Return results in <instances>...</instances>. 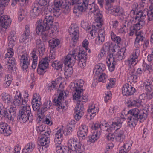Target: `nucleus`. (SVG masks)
Masks as SVG:
<instances>
[{
    "label": "nucleus",
    "mask_w": 153,
    "mask_h": 153,
    "mask_svg": "<svg viewBox=\"0 0 153 153\" xmlns=\"http://www.w3.org/2000/svg\"><path fill=\"white\" fill-rule=\"evenodd\" d=\"M139 116V121L140 122H143L147 118V111H146V113L143 111H140Z\"/></svg>",
    "instance_id": "nucleus-49"
},
{
    "label": "nucleus",
    "mask_w": 153,
    "mask_h": 153,
    "mask_svg": "<svg viewBox=\"0 0 153 153\" xmlns=\"http://www.w3.org/2000/svg\"><path fill=\"white\" fill-rule=\"evenodd\" d=\"M145 89L147 92H153V85L150 83H147L144 86Z\"/></svg>",
    "instance_id": "nucleus-60"
},
{
    "label": "nucleus",
    "mask_w": 153,
    "mask_h": 153,
    "mask_svg": "<svg viewBox=\"0 0 153 153\" xmlns=\"http://www.w3.org/2000/svg\"><path fill=\"white\" fill-rule=\"evenodd\" d=\"M41 98L39 94L35 93L33 95V98L32 101V105H41L42 104L41 102Z\"/></svg>",
    "instance_id": "nucleus-31"
},
{
    "label": "nucleus",
    "mask_w": 153,
    "mask_h": 153,
    "mask_svg": "<svg viewBox=\"0 0 153 153\" xmlns=\"http://www.w3.org/2000/svg\"><path fill=\"white\" fill-rule=\"evenodd\" d=\"M48 126H45V125H41L38 126L36 128V130L38 132L42 133H46L48 130H50V128H48Z\"/></svg>",
    "instance_id": "nucleus-44"
},
{
    "label": "nucleus",
    "mask_w": 153,
    "mask_h": 153,
    "mask_svg": "<svg viewBox=\"0 0 153 153\" xmlns=\"http://www.w3.org/2000/svg\"><path fill=\"white\" fill-rule=\"evenodd\" d=\"M16 39V37L15 36L14 33L12 34L8 37L9 41V46L10 47H13L14 46V43Z\"/></svg>",
    "instance_id": "nucleus-46"
},
{
    "label": "nucleus",
    "mask_w": 153,
    "mask_h": 153,
    "mask_svg": "<svg viewBox=\"0 0 153 153\" xmlns=\"http://www.w3.org/2000/svg\"><path fill=\"white\" fill-rule=\"evenodd\" d=\"M123 114H125V113L123 112V111L122 112L120 116V118H118L116 120L115 123H114L113 125L114 126H116L118 127V128H120L122 126V124L123 122L125 121V118L124 117V116Z\"/></svg>",
    "instance_id": "nucleus-35"
},
{
    "label": "nucleus",
    "mask_w": 153,
    "mask_h": 153,
    "mask_svg": "<svg viewBox=\"0 0 153 153\" xmlns=\"http://www.w3.org/2000/svg\"><path fill=\"white\" fill-rule=\"evenodd\" d=\"M0 22L2 27L7 28L11 24V19L7 15H3L0 17Z\"/></svg>",
    "instance_id": "nucleus-19"
},
{
    "label": "nucleus",
    "mask_w": 153,
    "mask_h": 153,
    "mask_svg": "<svg viewBox=\"0 0 153 153\" xmlns=\"http://www.w3.org/2000/svg\"><path fill=\"white\" fill-rule=\"evenodd\" d=\"M125 52L123 51V49H121L120 51L117 53L115 56L113 57L114 58V61H120L122 60L125 57Z\"/></svg>",
    "instance_id": "nucleus-36"
},
{
    "label": "nucleus",
    "mask_w": 153,
    "mask_h": 153,
    "mask_svg": "<svg viewBox=\"0 0 153 153\" xmlns=\"http://www.w3.org/2000/svg\"><path fill=\"white\" fill-rule=\"evenodd\" d=\"M78 51L77 49H75L67 55L64 60L65 65L68 67H72L74 65L77 59L76 56Z\"/></svg>",
    "instance_id": "nucleus-7"
},
{
    "label": "nucleus",
    "mask_w": 153,
    "mask_h": 153,
    "mask_svg": "<svg viewBox=\"0 0 153 153\" xmlns=\"http://www.w3.org/2000/svg\"><path fill=\"white\" fill-rule=\"evenodd\" d=\"M110 45L109 43L106 42L103 45L102 50L105 52L107 53L108 54L110 50Z\"/></svg>",
    "instance_id": "nucleus-63"
},
{
    "label": "nucleus",
    "mask_w": 153,
    "mask_h": 153,
    "mask_svg": "<svg viewBox=\"0 0 153 153\" xmlns=\"http://www.w3.org/2000/svg\"><path fill=\"white\" fill-rule=\"evenodd\" d=\"M105 69L106 66L103 64L99 63L95 66V68L93 70V73H95V75L97 77L99 76L98 79L99 82H106L107 76L105 73H102Z\"/></svg>",
    "instance_id": "nucleus-6"
},
{
    "label": "nucleus",
    "mask_w": 153,
    "mask_h": 153,
    "mask_svg": "<svg viewBox=\"0 0 153 153\" xmlns=\"http://www.w3.org/2000/svg\"><path fill=\"white\" fill-rule=\"evenodd\" d=\"M37 2L39 5L45 6L47 5L51 0H36Z\"/></svg>",
    "instance_id": "nucleus-62"
},
{
    "label": "nucleus",
    "mask_w": 153,
    "mask_h": 153,
    "mask_svg": "<svg viewBox=\"0 0 153 153\" xmlns=\"http://www.w3.org/2000/svg\"><path fill=\"white\" fill-rule=\"evenodd\" d=\"M26 2V0H12L11 5L13 6H15L17 3H18L21 6L24 5Z\"/></svg>",
    "instance_id": "nucleus-54"
},
{
    "label": "nucleus",
    "mask_w": 153,
    "mask_h": 153,
    "mask_svg": "<svg viewBox=\"0 0 153 153\" xmlns=\"http://www.w3.org/2000/svg\"><path fill=\"white\" fill-rule=\"evenodd\" d=\"M79 28L76 25L71 24L69 29V33L72 40L74 42H76L78 39Z\"/></svg>",
    "instance_id": "nucleus-10"
},
{
    "label": "nucleus",
    "mask_w": 153,
    "mask_h": 153,
    "mask_svg": "<svg viewBox=\"0 0 153 153\" xmlns=\"http://www.w3.org/2000/svg\"><path fill=\"white\" fill-rule=\"evenodd\" d=\"M115 136V139L117 141L119 142H122L125 138L124 131H120L116 134Z\"/></svg>",
    "instance_id": "nucleus-43"
},
{
    "label": "nucleus",
    "mask_w": 153,
    "mask_h": 153,
    "mask_svg": "<svg viewBox=\"0 0 153 153\" xmlns=\"http://www.w3.org/2000/svg\"><path fill=\"white\" fill-rule=\"evenodd\" d=\"M84 85V81L82 79H80L78 81L71 84L70 88L74 92L73 98L75 99H79L82 94Z\"/></svg>",
    "instance_id": "nucleus-3"
},
{
    "label": "nucleus",
    "mask_w": 153,
    "mask_h": 153,
    "mask_svg": "<svg viewBox=\"0 0 153 153\" xmlns=\"http://www.w3.org/2000/svg\"><path fill=\"white\" fill-rule=\"evenodd\" d=\"M46 132V133L41 134V135L39 137L40 140H39V145L45 146L44 148L45 151L49 145L51 130H48Z\"/></svg>",
    "instance_id": "nucleus-8"
},
{
    "label": "nucleus",
    "mask_w": 153,
    "mask_h": 153,
    "mask_svg": "<svg viewBox=\"0 0 153 153\" xmlns=\"http://www.w3.org/2000/svg\"><path fill=\"white\" fill-rule=\"evenodd\" d=\"M74 148L75 149L72 150V151H76L77 153H83L84 152L83 146L80 142L76 143Z\"/></svg>",
    "instance_id": "nucleus-39"
},
{
    "label": "nucleus",
    "mask_w": 153,
    "mask_h": 153,
    "mask_svg": "<svg viewBox=\"0 0 153 153\" xmlns=\"http://www.w3.org/2000/svg\"><path fill=\"white\" fill-rule=\"evenodd\" d=\"M76 140L73 138H71L68 141V147L69 149H70L71 150L75 149L74 147L76 144Z\"/></svg>",
    "instance_id": "nucleus-42"
},
{
    "label": "nucleus",
    "mask_w": 153,
    "mask_h": 153,
    "mask_svg": "<svg viewBox=\"0 0 153 153\" xmlns=\"http://www.w3.org/2000/svg\"><path fill=\"white\" fill-rule=\"evenodd\" d=\"M112 56H111L110 55V58H107V60L106 61V63L109 70L111 72L113 71L114 70L116 63V61H114V58H112Z\"/></svg>",
    "instance_id": "nucleus-28"
},
{
    "label": "nucleus",
    "mask_w": 153,
    "mask_h": 153,
    "mask_svg": "<svg viewBox=\"0 0 153 153\" xmlns=\"http://www.w3.org/2000/svg\"><path fill=\"white\" fill-rule=\"evenodd\" d=\"M57 84L56 80L55 81H52L50 84H49L48 86V90H49L50 91H51L52 90L56 89Z\"/></svg>",
    "instance_id": "nucleus-55"
},
{
    "label": "nucleus",
    "mask_w": 153,
    "mask_h": 153,
    "mask_svg": "<svg viewBox=\"0 0 153 153\" xmlns=\"http://www.w3.org/2000/svg\"><path fill=\"white\" fill-rule=\"evenodd\" d=\"M11 127L6 123L0 122V133L4 134L5 136H8L11 134Z\"/></svg>",
    "instance_id": "nucleus-14"
},
{
    "label": "nucleus",
    "mask_w": 153,
    "mask_h": 153,
    "mask_svg": "<svg viewBox=\"0 0 153 153\" xmlns=\"http://www.w3.org/2000/svg\"><path fill=\"white\" fill-rule=\"evenodd\" d=\"M48 60L47 58H43L39 62L38 65V68L37 69L38 72L39 71H42L40 74H44L46 71V70L48 67Z\"/></svg>",
    "instance_id": "nucleus-13"
},
{
    "label": "nucleus",
    "mask_w": 153,
    "mask_h": 153,
    "mask_svg": "<svg viewBox=\"0 0 153 153\" xmlns=\"http://www.w3.org/2000/svg\"><path fill=\"white\" fill-rule=\"evenodd\" d=\"M98 36L96 39L95 43L98 45L102 44L105 39V34L104 31L103 30H100L98 33Z\"/></svg>",
    "instance_id": "nucleus-23"
},
{
    "label": "nucleus",
    "mask_w": 153,
    "mask_h": 153,
    "mask_svg": "<svg viewBox=\"0 0 153 153\" xmlns=\"http://www.w3.org/2000/svg\"><path fill=\"white\" fill-rule=\"evenodd\" d=\"M60 41L58 39H53L49 44V46L50 47V49L56 50V48L59 45Z\"/></svg>",
    "instance_id": "nucleus-40"
},
{
    "label": "nucleus",
    "mask_w": 153,
    "mask_h": 153,
    "mask_svg": "<svg viewBox=\"0 0 153 153\" xmlns=\"http://www.w3.org/2000/svg\"><path fill=\"white\" fill-rule=\"evenodd\" d=\"M53 21V18L51 14L46 13L45 16L43 23L44 26L46 25V29H50V28H53L52 25Z\"/></svg>",
    "instance_id": "nucleus-16"
},
{
    "label": "nucleus",
    "mask_w": 153,
    "mask_h": 153,
    "mask_svg": "<svg viewBox=\"0 0 153 153\" xmlns=\"http://www.w3.org/2000/svg\"><path fill=\"white\" fill-rule=\"evenodd\" d=\"M42 12V9L38 4L34 3L32 6L30 12V16L33 18H36L41 14Z\"/></svg>",
    "instance_id": "nucleus-12"
},
{
    "label": "nucleus",
    "mask_w": 153,
    "mask_h": 153,
    "mask_svg": "<svg viewBox=\"0 0 153 153\" xmlns=\"http://www.w3.org/2000/svg\"><path fill=\"white\" fill-rule=\"evenodd\" d=\"M21 95L20 93H19V95L16 94L14 97L13 103H12V104H13L15 105H19L21 104L23 105H27V101L25 100H23L21 98Z\"/></svg>",
    "instance_id": "nucleus-26"
},
{
    "label": "nucleus",
    "mask_w": 153,
    "mask_h": 153,
    "mask_svg": "<svg viewBox=\"0 0 153 153\" xmlns=\"http://www.w3.org/2000/svg\"><path fill=\"white\" fill-rule=\"evenodd\" d=\"M13 49L10 48L7 51V53L5 54L6 58H8V68L9 70H13L16 67L15 60L14 58L12 57L13 52Z\"/></svg>",
    "instance_id": "nucleus-9"
},
{
    "label": "nucleus",
    "mask_w": 153,
    "mask_h": 153,
    "mask_svg": "<svg viewBox=\"0 0 153 153\" xmlns=\"http://www.w3.org/2000/svg\"><path fill=\"white\" fill-rule=\"evenodd\" d=\"M88 133L79 130L77 132V135L79 140H82L85 139V137L87 135Z\"/></svg>",
    "instance_id": "nucleus-48"
},
{
    "label": "nucleus",
    "mask_w": 153,
    "mask_h": 153,
    "mask_svg": "<svg viewBox=\"0 0 153 153\" xmlns=\"http://www.w3.org/2000/svg\"><path fill=\"white\" fill-rule=\"evenodd\" d=\"M115 122H113L111 125L109 126V128L105 129V130L108 132H111L113 131L114 130L116 131L118 129H119L120 128H118V127L117 126H115L113 125L114 123Z\"/></svg>",
    "instance_id": "nucleus-56"
},
{
    "label": "nucleus",
    "mask_w": 153,
    "mask_h": 153,
    "mask_svg": "<svg viewBox=\"0 0 153 153\" xmlns=\"http://www.w3.org/2000/svg\"><path fill=\"white\" fill-rule=\"evenodd\" d=\"M26 109H30V106H26L25 109L24 106L20 107L19 110L17 120L21 123H25L28 120L29 122H32L33 119V116L31 114V111Z\"/></svg>",
    "instance_id": "nucleus-1"
},
{
    "label": "nucleus",
    "mask_w": 153,
    "mask_h": 153,
    "mask_svg": "<svg viewBox=\"0 0 153 153\" xmlns=\"http://www.w3.org/2000/svg\"><path fill=\"white\" fill-rule=\"evenodd\" d=\"M111 13L115 16H121L123 18L128 17L129 14L125 12L123 9L120 7H116L111 10Z\"/></svg>",
    "instance_id": "nucleus-11"
},
{
    "label": "nucleus",
    "mask_w": 153,
    "mask_h": 153,
    "mask_svg": "<svg viewBox=\"0 0 153 153\" xmlns=\"http://www.w3.org/2000/svg\"><path fill=\"white\" fill-rule=\"evenodd\" d=\"M140 112V111L137 108L129 110L127 111V121L128 125L130 127H135L138 121H139L138 116Z\"/></svg>",
    "instance_id": "nucleus-2"
},
{
    "label": "nucleus",
    "mask_w": 153,
    "mask_h": 153,
    "mask_svg": "<svg viewBox=\"0 0 153 153\" xmlns=\"http://www.w3.org/2000/svg\"><path fill=\"white\" fill-rule=\"evenodd\" d=\"M49 29H46V25L44 26V23L42 22V20L38 21L36 22V33L39 34L40 33L44 32Z\"/></svg>",
    "instance_id": "nucleus-24"
},
{
    "label": "nucleus",
    "mask_w": 153,
    "mask_h": 153,
    "mask_svg": "<svg viewBox=\"0 0 153 153\" xmlns=\"http://www.w3.org/2000/svg\"><path fill=\"white\" fill-rule=\"evenodd\" d=\"M99 132L97 131L91 134L88 137V141H89L91 143L95 142L99 138Z\"/></svg>",
    "instance_id": "nucleus-34"
},
{
    "label": "nucleus",
    "mask_w": 153,
    "mask_h": 153,
    "mask_svg": "<svg viewBox=\"0 0 153 153\" xmlns=\"http://www.w3.org/2000/svg\"><path fill=\"white\" fill-rule=\"evenodd\" d=\"M77 9L83 12L85 11L87 9H88V7L82 2V4H80L78 6Z\"/></svg>",
    "instance_id": "nucleus-58"
},
{
    "label": "nucleus",
    "mask_w": 153,
    "mask_h": 153,
    "mask_svg": "<svg viewBox=\"0 0 153 153\" xmlns=\"http://www.w3.org/2000/svg\"><path fill=\"white\" fill-rule=\"evenodd\" d=\"M88 9H89L91 12L94 13V15H95L96 18L95 21L99 23V24H96V26L98 28H100L103 21L102 12L99 9L97 6L96 5L94 2L88 5Z\"/></svg>",
    "instance_id": "nucleus-4"
},
{
    "label": "nucleus",
    "mask_w": 153,
    "mask_h": 153,
    "mask_svg": "<svg viewBox=\"0 0 153 153\" xmlns=\"http://www.w3.org/2000/svg\"><path fill=\"white\" fill-rule=\"evenodd\" d=\"M78 51V53H77V56L78 60H85L87 57V54L86 52L83 51H79L77 49Z\"/></svg>",
    "instance_id": "nucleus-38"
},
{
    "label": "nucleus",
    "mask_w": 153,
    "mask_h": 153,
    "mask_svg": "<svg viewBox=\"0 0 153 153\" xmlns=\"http://www.w3.org/2000/svg\"><path fill=\"white\" fill-rule=\"evenodd\" d=\"M33 110L37 112L39 114H42L47 111V107L45 106H31Z\"/></svg>",
    "instance_id": "nucleus-32"
},
{
    "label": "nucleus",
    "mask_w": 153,
    "mask_h": 153,
    "mask_svg": "<svg viewBox=\"0 0 153 153\" xmlns=\"http://www.w3.org/2000/svg\"><path fill=\"white\" fill-rule=\"evenodd\" d=\"M140 53V50L138 49H135L132 54V56L128 59V62L131 65L135 64Z\"/></svg>",
    "instance_id": "nucleus-18"
},
{
    "label": "nucleus",
    "mask_w": 153,
    "mask_h": 153,
    "mask_svg": "<svg viewBox=\"0 0 153 153\" xmlns=\"http://www.w3.org/2000/svg\"><path fill=\"white\" fill-rule=\"evenodd\" d=\"M128 105H143L146 104V100L143 99H140V97L137 99L131 100L128 101Z\"/></svg>",
    "instance_id": "nucleus-27"
},
{
    "label": "nucleus",
    "mask_w": 153,
    "mask_h": 153,
    "mask_svg": "<svg viewBox=\"0 0 153 153\" xmlns=\"http://www.w3.org/2000/svg\"><path fill=\"white\" fill-rule=\"evenodd\" d=\"M99 110V108L97 106H89L87 110L88 112L91 114H90V116L94 117L96 114L98 113Z\"/></svg>",
    "instance_id": "nucleus-33"
},
{
    "label": "nucleus",
    "mask_w": 153,
    "mask_h": 153,
    "mask_svg": "<svg viewBox=\"0 0 153 153\" xmlns=\"http://www.w3.org/2000/svg\"><path fill=\"white\" fill-rule=\"evenodd\" d=\"M63 1L62 0H56L54 1V8L55 9H60V7L65 8L67 9L68 11H69V6L66 4L65 5L63 4Z\"/></svg>",
    "instance_id": "nucleus-29"
},
{
    "label": "nucleus",
    "mask_w": 153,
    "mask_h": 153,
    "mask_svg": "<svg viewBox=\"0 0 153 153\" xmlns=\"http://www.w3.org/2000/svg\"><path fill=\"white\" fill-rule=\"evenodd\" d=\"M36 47L37 49L40 56H42L45 51V48L44 43L40 39L36 41Z\"/></svg>",
    "instance_id": "nucleus-21"
},
{
    "label": "nucleus",
    "mask_w": 153,
    "mask_h": 153,
    "mask_svg": "<svg viewBox=\"0 0 153 153\" xmlns=\"http://www.w3.org/2000/svg\"><path fill=\"white\" fill-rule=\"evenodd\" d=\"M4 117H5L9 119L8 114L5 110H2L1 109L0 111V118H1Z\"/></svg>",
    "instance_id": "nucleus-64"
},
{
    "label": "nucleus",
    "mask_w": 153,
    "mask_h": 153,
    "mask_svg": "<svg viewBox=\"0 0 153 153\" xmlns=\"http://www.w3.org/2000/svg\"><path fill=\"white\" fill-rule=\"evenodd\" d=\"M72 129V126H71L67 125L65 129L64 133L66 135H69L71 134Z\"/></svg>",
    "instance_id": "nucleus-57"
},
{
    "label": "nucleus",
    "mask_w": 153,
    "mask_h": 153,
    "mask_svg": "<svg viewBox=\"0 0 153 153\" xmlns=\"http://www.w3.org/2000/svg\"><path fill=\"white\" fill-rule=\"evenodd\" d=\"M132 143L131 140H128L125 142L123 146L129 151L131 148Z\"/></svg>",
    "instance_id": "nucleus-51"
},
{
    "label": "nucleus",
    "mask_w": 153,
    "mask_h": 153,
    "mask_svg": "<svg viewBox=\"0 0 153 153\" xmlns=\"http://www.w3.org/2000/svg\"><path fill=\"white\" fill-rule=\"evenodd\" d=\"M143 22H138V23L134 24L131 27H132L133 30H135L137 31H140L139 30L141 29Z\"/></svg>",
    "instance_id": "nucleus-52"
},
{
    "label": "nucleus",
    "mask_w": 153,
    "mask_h": 153,
    "mask_svg": "<svg viewBox=\"0 0 153 153\" xmlns=\"http://www.w3.org/2000/svg\"><path fill=\"white\" fill-rule=\"evenodd\" d=\"M64 94L63 92L62 91L60 92L56 99H56H55L54 100L55 104H53V105H60L62 104V100L63 99L64 97L63 96Z\"/></svg>",
    "instance_id": "nucleus-41"
},
{
    "label": "nucleus",
    "mask_w": 153,
    "mask_h": 153,
    "mask_svg": "<svg viewBox=\"0 0 153 153\" xmlns=\"http://www.w3.org/2000/svg\"><path fill=\"white\" fill-rule=\"evenodd\" d=\"M128 80L131 83V82H136L137 81V77L136 75L134 74H128Z\"/></svg>",
    "instance_id": "nucleus-50"
},
{
    "label": "nucleus",
    "mask_w": 153,
    "mask_h": 153,
    "mask_svg": "<svg viewBox=\"0 0 153 153\" xmlns=\"http://www.w3.org/2000/svg\"><path fill=\"white\" fill-rule=\"evenodd\" d=\"M137 37L135 39L134 46L137 48H140L143 45V50L145 51L149 46V41L145 37L144 33H138L137 34Z\"/></svg>",
    "instance_id": "nucleus-5"
},
{
    "label": "nucleus",
    "mask_w": 153,
    "mask_h": 153,
    "mask_svg": "<svg viewBox=\"0 0 153 153\" xmlns=\"http://www.w3.org/2000/svg\"><path fill=\"white\" fill-rule=\"evenodd\" d=\"M52 66L55 69L58 70L62 68V64L60 61H55L52 63Z\"/></svg>",
    "instance_id": "nucleus-47"
},
{
    "label": "nucleus",
    "mask_w": 153,
    "mask_h": 153,
    "mask_svg": "<svg viewBox=\"0 0 153 153\" xmlns=\"http://www.w3.org/2000/svg\"><path fill=\"white\" fill-rule=\"evenodd\" d=\"M64 133L62 129H59L56 132L54 139L55 144H60L63 140V134Z\"/></svg>",
    "instance_id": "nucleus-25"
},
{
    "label": "nucleus",
    "mask_w": 153,
    "mask_h": 153,
    "mask_svg": "<svg viewBox=\"0 0 153 153\" xmlns=\"http://www.w3.org/2000/svg\"><path fill=\"white\" fill-rule=\"evenodd\" d=\"M115 79H110L109 82L108 84L107 85L106 88L108 89H110L112 88L115 85Z\"/></svg>",
    "instance_id": "nucleus-61"
},
{
    "label": "nucleus",
    "mask_w": 153,
    "mask_h": 153,
    "mask_svg": "<svg viewBox=\"0 0 153 153\" xmlns=\"http://www.w3.org/2000/svg\"><path fill=\"white\" fill-rule=\"evenodd\" d=\"M110 35L111 39L113 41L118 44L120 43L121 39L120 37L117 36L112 31L111 32Z\"/></svg>",
    "instance_id": "nucleus-45"
},
{
    "label": "nucleus",
    "mask_w": 153,
    "mask_h": 153,
    "mask_svg": "<svg viewBox=\"0 0 153 153\" xmlns=\"http://www.w3.org/2000/svg\"><path fill=\"white\" fill-rule=\"evenodd\" d=\"M147 15V9L139 11L137 12L135 19L138 22H143V21L146 18Z\"/></svg>",
    "instance_id": "nucleus-20"
},
{
    "label": "nucleus",
    "mask_w": 153,
    "mask_h": 153,
    "mask_svg": "<svg viewBox=\"0 0 153 153\" xmlns=\"http://www.w3.org/2000/svg\"><path fill=\"white\" fill-rule=\"evenodd\" d=\"M135 91V89L128 84H126L123 87L122 92L124 95H130L133 94Z\"/></svg>",
    "instance_id": "nucleus-17"
},
{
    "label": "nucleus",
    "mask_w": 153,
    "mask_h": 153,
    "mask_svg": "<svg viewBox=\"0 0 153 153\" xmlns=\"http://www.w3.org/2000/svg\"><path fill=\"white\" fill-rule=\"evenodd\" d=\"M74 117L75 119L79 120L84 114L85 108L83 106H76L75 108Z\"/></svg>",
    "instance_id": "nucleus-15"
},
{
    "label": "nucleus",
    "mask_w": 153,
    "mask_h": 153,
    "mask_svg": "<svg viewBox=\"0 0 153 153\" xmlns=\"http://www.w3.org/2000/svg\"><path fill=\"white\" fill-rule=\"evenodd\" d=\"M35 147L34 144L31 142L27 143L23 148L22 153H30Z\"/></svg>",
    "instance_id": "nucleus-30"
},
{
    "label": "nucleus",
    "mask_w": 153,
    "mask_h": 153,
    "mask_svg": "<svg viewBox=\"0 0 153 153\" xmlns=\"http://www.w3.org/2000/svg\"><path fill=\"white\" fill-rule=\"evenodd\" d=\"M68 68L66 69L64 74L66 78L70 77L72 74L73 71L72 67H68Z\"/></svg>",
    "instance_id": "nucleus-53"
},
{
    "label": "nucleus",
    "mask_w": 153,
    "mask_h": 153,
    "mask_svg": "<svg viewBox=\"0 0 153 153\" xmlns=\"http://www.w3.org/2000/svg\"><path fill=\"white\" fill-rule=\"evenodd\" d=\"M18 14L19 15L18 20L20 22L23 20L25 17V14L24 10L23 9H20L19 12Z\"/></svg>",
    "instance_id": "nucleus-59"
},
{
    "label": "nucleus",
    "mask_w": 153,
    "mask_h": 153,
    "mask_svg": "<svg viewBox=\"0 0 153 153\" xmlns=\"http://www.w3.org/2000/svg\"><path fill=\"white\" fill-rule=\"evenodd\" d=\"M20 62L22 63V68L23 71H25L28 68L29 64V61L27 56V55L23 54L19 56Z\"/></svg>",
    "instance_id": "nucleus-22"
},
{
    "label": "nucleus",
    "mask_w": 153,
    "mask_h": 153,
    "mask_svg": "<svg viewBox=\"0 0 153 153\" xmlns=\"http://www.w3.org/2000/svg\"><path fill=\"white\" fill-rule=\"evenodd\" d=\"M12 97L9 95L5 93L2 94V99L5 103H6L8 105L12 104L11 100Z\"/></svg>",
    "instance_id": "nucleus-37"
}]
</instances>
